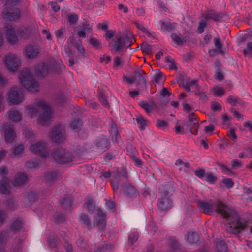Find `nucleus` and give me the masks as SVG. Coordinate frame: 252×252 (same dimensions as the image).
<instances>
[{"label":"nucleus","instance_id":"f257e3e1","mask_svg":"<svg viewBox=\"0 0 252 252\" xmlns=\"http://www.w3.org/2000/svg\"><path fill=\"white\" fill-rule=\"evenodd\" d=\"M196 204L199 210L205 214H211L215 211L230 221L233 220L235 217H237V213L235 210L228 207L219 200H211L208 202L198 200Z\"/></svg>","mask_w":252,"mask_h":252},{"label":"nucleus","instance_id":"f03ea898","mask_svg":"<svg viewBox=\"0 0 252 252\" xmlns=\"http://www.w3.org/2000/svg\"><path fill=\"white\" fill-rule=\"evenodd\" d=\"M36 106V108L32 107L28 108V112L32 116H36L38 112H42L39 117V122L43 125H48L51 118L50 108L44 101L37 102Z\"/></svg>","mask_w":252,"mask_h":252},{"label":"nucleus","instance_id":"7ed1b4c3","mask_svg":"<svg viewBox=\"0 0 252 252\" xmlns=\"http://www.w3.org/2000/svg\"><path fill=\"white\" fill-rule=\"evenodd\" d=\"M20 80L21 83L28 91L35 92L38 90L39 85L32 77L31 71L28 69L25 68L22 71Z\"/></svg>","mask_w":252,"mask_h":252},{"label":"nucleus","instance_id":"20e7f679","mask_svg":"<svg viewBox=\"0 0 252 252\" xmlns=\"http://www.w3.org/2000/svg\"><path fill=\"white\" fill-rule=\"evenodd\" d=\"M246 229L249 230L250 233H252V221L246 222L242 220L237 214L232 223L227 228V231L234 234H238L241 231Z\"/></svg>","mask_w":252,"mask_h":252},{"label":"nucleus","instance_id":"39448f33","mask_svg":"<svg viewBox=\"0 0 252 252\" xmlns=\"http://www.w3.org/2000/svg\"><path fill=\"white\" fill-rule=\"evenodd\" d=\"M21 0H6V7L3 11V17L9 21L18 19L20 17V12L18 9L13 10L9 7H14L17 5Z\"/></svg>","mask_w":252,"mask_h":252},{"label":"nucleus","instance_id":"423d86ee","mask_svg":"<svg viewBox=\"0 0 252 252\" xmlns=\"http://www.w3.org/2000/svg\"><path fill=\"white\" fill-rule=\"evenodd\" d=\"M52 155L54 159L60 164L69 163L73 161L72 155L63 148H57Z\"/></svg>","mask_w":252,"mask_h":252},{"label":"nucleus","instance_id":"0eeeda50","mask_svg":"<svg viewBox=\"0 0 252 252\" xmlns=\"http://www.w3.org/2000/svg\"><path fill=\"white\" fill-rule=\"evenodd\" d=\"M5 28L6 30V39L10 44H15L17 42L18 37L16 33L20 36L24 35L23 32L20 29L16 30L12 25H7Z\"/></svg>","mask_w":252,"mask_h":252},{"label":"nucleus","instance_id":"6e6552de","mask_svg":"<svg viewBox=\"0 0 252 252\" xmlns=\"http://www.w3.org/2000/svg\"><path fill=\"white\" fill-rule=\"evenodd\" d=\"M121 177H124L126 179L127 177V172L125 170L118 171L111 176L110 182L114 192L117 191L119 189V184L121 183Z\"/></svg>","mask_w":252,"mask_h":252},{"label":"nucleus","instance_id":"1a4fd4ad","mask_svg":"<svg viewBox=\"0 0 252 252\" xmlns=\"http://www.w3.org/2000/svg\"><path fill=\"white\" fill-rule=\"evenodd\" d=\"M7 168L5 166H2L0 168V175H1V180L0 182V189L2 192L7 194L9 193V181L6 178V175L8 173Z\"/></svg>","mask_w":252,"mask_h":252},{"label":"nucleus","instance_id":"9d476101","mask_svg":"<svg viewBox=\"0 0 252 252\" xmlns=\"http://www.w3.org/2000/svg\"><path fill=\"white\" fill-rule=\"evenodd\" d=\"M7 69L11 71L18 70L21 65L20 60L15 55H9L5 60Z\"/></svg>","mask_w":252,"mask_h":252},{"label":"nucleus","instance_id":"9b49d317","mask_svg":"<svg viewBox=\"0 0 252 252\" xmlns=\"http://www.w3.org/2000/svg\"><path fill=\"white\" fill-rule=\"evenodd\" d=\"M10 102L14 104L20 103L23 100V94L20 89L13 86L9 92Z\"/></svg>","mask_w":252,"mask_h":252},{"label":"nucleus","instance_id":"f8f14e48","mask_svg":"<svg viewBox=\"0 0 252 252\" xmlns=\"http://www.w3.org/2000/svg\"><path fill=\"white\" fill-rule=\"evenodd\" d=\"M31 150L35 154L41 155L43 157L49 156V152L47 149L46 143L38 142L31 146Z\"/></svg>","mask_w":252,"mask_h":252},{"label":"nucleus","instance_id":"ddd939ff","mask_svg":"<svg viewBox=\"0 0 252 252\" xmlns=\"http://www.w3.org/2000/svg\"><path fill=\"white\" fill-rule=\"evenodd\" d=\"M203 17L207 20H213L215 22H221L224 21L225 14L222 12H216L212 9L207 10Z\"/></svg>","mask_w":252,"mask_h":252},{"label":"nucleus","instance_id":"4468645a","mask_svg":"<svg viewBox=\"0 0 252 252\" xmlns=\"http://www.w3.org/2000/svg\"><path fill=\"white\" fill-rule=\"evenodd\" d=\"M50 137L53 141L56 142H63L65 139V134L62 126H55L51 133Z\"/></svg>","mask_w":252,"mask_h":252},{"label":"nucleus","instance_id":"2eb2a0df","mask_svg":"<svg viewBox=\"0 0 252 252\" xmlns=\"http://www.w3.org/2000/svg\"><path fill=\"white\" fill-rule=\"evenodd\" d=\"M172 203L170 196L167 194H163L158 199V207L161 211H167L171 208Z\"/></svg>","mask_w":252,"mask_h":252},{"label":"nucleus","instance_id":"dca6fc26","mask_svg":"<svg viewBox=\"0 0 252 252\" xmlns=\"http://www.w3.org/2000/svg\"><path fill=\"white\" fill-rule=\"evenodd\" d=\"M3 132L7 142L11 143L16 137L15 133L13 129V126L10 124L6 123L4 125Z\"/></svg>","mask_w":252,"mask_h":252},{"label":"nucleus","instance_id":"f3484780","mask_svg":"<svg viewBox=\"0 0 252 252\" xmlns=\"http://www.w3.org/2000/svg\"><path fill=\"white\" fill-rule=\"evenodd\" d=\"M146 73L142 69L136 70L134 72V78H135V81L137 82L140 89H144L146 87Z\"/></svg>","mask_w":252,"mask_h":252},{"label":"nucleus","instance_id":"a211bd4d","mask_svg":"<svg viewBox=\"0 0 252 252\" xmlns=\"http://www.w3.org/2000/svg\"><path fill=\"white\" fill-rule=\"evenodd\" d=\"M122 193L126 196L131 197L136 193V188L130 184H125L121 189Z\"/></svg>","mask_w":252,"mask_h":252},{"label":"nucleus","instance_id":"6ab92c4d","mask_svg":"<svg viewBox=\"0 0 252 252\" xmlns=\"http://www.w3.org/2000/svg\"><path fill=\"white\" fill-rule=\"evenodd\" d=\"M49 68L48 65L44 63H39L37 64L35 72L38 76L44 77L48 73Z\"/></svg>","mask_w":252,"mask_h":252},{"label":"nucleus","instance_id":"aec40b11","mask_svg":"<svg viewBox=\"0 0 252 252\" xmlns=\"http://www.w3.org/2000/svg\"><path fill=\"white\" fill-rule=\"evenodd\" d=\"M98 220L96 222V225L99 229L103 230L106 226V215L99 208L97 209Z\"/></svg>","mask_w":252,"mask_h":252},{"label":"nucleus","instance_id":"412c9836","mask_svg":"<svg viewBox=\"0 0 252 252\" xmlns=\"http://www.w3.org/2000/svg\"><path fill=\"white\" fill-rule=\"evenodd\" d=\"M39 49L36 46L29 45L26 49V54L28 58L34 59L39 54Z\"/></svg>","mask_w":252,"mask_h":252},{"label":"nucleus","instance_id":"4be33fe9","mask_svg":"<svg viewBox=\"0 0 252 252\" xmlns=\"http://www.w3.org/2000/svg\"><path fill=\"white\" fill-rule=\"evenodd\" d=\"M82 28L77 32V35L80 37H86V32L92 31V25H91L88 22H84L82 23Z\"/></svg>","mask_w":252,"mask_h":252},{"label":"nucleus","instance_id":"5701e85b","mask_svg":"<svg viewBox=\"0 0 252 252\" xmlns=\"http://www.w3.org/2000/svg\"><path fill=\"white\" fill-rule=\"evenodd\" d=\"M117 39L116 41H114L113 47L115 49V51L118 52L120 51L123 48H129V44H128L127 42L126 44L123 43V38H122L121 36H119L118 37H116Z\"/></svg>","mask_w":252,"mask_h":252},{"label":"nucleus","instance_id":"b1692460","mask_svg":"<svg viewBox=\"0 0 252 252\" xmlns=\"http://www.w3.org/2000/svg\"><path fill=\"white\" fill-rule=\"evenodd\" d=\"M161 25V30L164 31L171 32L174 31L176 29V24L175 23H171L170 22H165L160 21Z\"/></svg>","mask_w":252,"mask_h":252},{"label":"nucleus","instance_id":"393cba45","mask_svg":"<svg viewBox=\"0 0 252 252\" xmlns=\"http://www.w3.org/2000/svg\"><path fill=\"white\" fill-rule=\"evenodd\" d=\"M27 180V175L23 173H20L16 176L13 185L15 186H21L25 183Z\"/></svg>","mask_w":252,"mask_h":252},{"label":"nucleus","instance_id":"a878e982","mask_svg":"<svg viewBox=\"0 0 252 252\" xmlns=\"http://www.w3.org/2000/svg\"><path fill=\"white\" fill-rule=\"evenodd\" d=\"M110 146L108 140L105 137L100 138L96 142V146L100 150L105 151Z\"/></svg>","mask_w":252,"mask_h":252},{"label":"nucleus","instance_id":"bb28decb","mask_svg":"<svg viewBox=\"0 0 252 252\" xmlns=\"http://www.w3.org/2000/svg\"><path fill=\"white\" fill-rule=\"evenodd\" d=\"M80 221L87 229L91 228V221L88 216L85 213H81L80 217Z\"/></svg>","mask_w":252,"mask_h":252},{"label":"nucleus","instance_id":"cd10ccee","mask_svg":"<svg viewBox=\"0 0 252 252\" xmlns=\"http://www.w3.org/2000/svg\"><path fill=\"white\" fill-rule=\"evenodd\" d=\"M82 125L81 120L77 118H73L70 123V127L76 131H78L81 129Z\"/></svg>","mask_w":252,"mask_h":252},{"label":"nucleus","instance_id":"c85d7f7f","mask_svg":"<svg viewBox=\"0 0 252 252\" xmlns=\"http://www.w3.org/2000/svg\"><path fill=\"white\" fill-rule=\"evenodd\" d=\"M72 199L70 196L65 197L61 202L62 207L66 210H70L72 205Z\"/></svg>","mask_w":252,"mask_h":252},{"label":"nucleus","instance_id":"c756f323","mask_svg":"<svg viewBox=\"0 0 252 252\" xmlns=\"http://www.w3.org/2000/svg\"><path fill=\"white\" fill-rule=\"evenodd\" d=\"M164 194H167L174 190L175 184L173 181H170L165 183L163 186Z\"/></svg>","mask_w":252,"mask_h":252},{"label":"nucleus","instance_id":"7c9ffc66","mask_svg":"<svg viewBox=\"0 0 252 252\" xmlns=\"http://www.w3.org/2000/svg\"><path fill=\"white\" fill-rule=\"evenodd\" d=\"M39 197V195L36 191H29L27 195V199L30 203L35 202Z\"/></svg>","mask_w":252,"mask_h":252},{"label":"nucleus","instance_id":"2f4dec72","mask_svg":"<svg viewBox=\"0 0 252 252\" xmlns=\"http://www.w3.org/2000/svg\"><path fill=\"white\" fill-rule=\"evenodd\" d=\"M217 252H227V247L225 242L223 240L218 241L216 244Z\"/></svg>","mask_w":252,"mask_h":252},{"label":"nucleus","instance_id":"473e14b6","mask_svg":"<svg viewBox=\"0 0 252 252\" xmlns=\"http://www.w3.org/2000/svg\"><path fill=\"white\" fill-rule=\"evenodd\" d=\"M199 237L198 235L193 232H189L187 237V240L191 244L197 243L199 241Z\"/></svg>","mask_w":252,"mask_h":252},{"label":"nucleus","instance_id":"72a5a7b5","mask_svg":"<svg viewBox=\"0 0 252 252\" xmlns=\"http://www.w3.org/2000/svg\"><path fill=\"white\" fill-rule=\"evenodd\" d=\"M122 38H123V43L126 44L127 42H128L127 44H129V48L130 47L132 43V40L133 38V36L130 32H127L125 34H123V36H121Z\"/></svg>","mask_w":252,"mask_h":252},{"label":"nucleus","instance_id":"f704fd0d","mask_svg":"<svg viewBox=\"0 0 252 252\" xmlns=\"http://www.w3.org/2000/svg\"><path fill=\"white\" fill-rule=\"evenodd\" d=\"M58 174L56 171L47 172L45 175V179L50 182H54L57 178Z\"/></svg>","mask_w":252,"mask_h":252},{"label":"nucleus","instance_id":"c9c22d12","mask_svg":"<svg viewBox=\"0 0 252 252\" xmlns=\"http://www.w3.org/2000/svg\"><path fill=\"white\" fill-rule=\"evenodd\" d=\"M22 240L20 238H16L14 239L12 247L13 248V251L14 252H19L22 248Z\"/></svg>","mask_w":252,"mask_h":252},{"label":"nucleus","instance_id":"e433bc0d","mask_svg":"<svg viewBox=\"0 0 252 252\" xmlns=\"http://www.w3.org/2000/svg\"><path fill=\"white\" fill-rule=\"evenodd\" d=\"M9 114V118L14 121H19L21 119V116L20 113L17 110H10Z\"/></svg>","mask_w":252,"mask_h":252},{"label":"nucleus","instance_id":"4c0bfd02","mask_svg":"<svg viewBox=\"0 0 252 252\" xmlns=\"http://www.w3.org/2000/svg\"><path fill=\"white\" fill-rule=\"evenodd\" d=\"M171 37L174 42L178 45H182L184 43L186 42V40L182 38L181 34L179 36L175 33H172Z\"/></svg>","mask_w":252,"mask_h":252},{"label":"nucleus","instance_id":"58836bf2","mask_svg":"<svg viewBox=\"0 0 252 252\" xmlns=\"http://www.w3.org/2000/svg\"><path fill=\"white\" fill-rule=\"evenodd\" d=\"M85 204L89 212L92 213L95 210V203L92 198H88Z\"/></svg>","mask_w":252,"mask_h":252},{"label":"nucleus","instance_id":"ea45409f","mask_svg":"<svg viewBox=\"0 0 252 252\" xmlns=\"http://www.w3.org/2000/svg\"><path fill=\"white\" fill-rule=\"evenodd\" d=\"M112 245L110 244H103L97 247V252H110L112 249Z\"/></svg>","mask_w":252,"mask_h":252},{"label":"nucleus","instance_id":"a19ab883","mask_svg":"<svg viewBox=\"0 0 252 252\" xmlns=\"http://www.w3.org/2000/svg\"><path fill=\"white\" fill-rule=\"evenodd\" d=\"M48 242L49 246L52 248H56L57 245L59 244L57 238L54 235L49 236L48 239Z\"/></svg>","mask_w":252,"mask_h":252},{"label":"nucleus","instance_id":"79ce46f5","mask_svg":"<svg viewBox=\"0 0 252 252\" xmlns=\"http://www.w3.org/2000/svg\"><path fill=\"white\" fill-rule=\"evenodd\" d=\"M142 52L147 55H151L152 54V46L148 44L147 43H143L140 46Z\"/></svg>","mask_w":252,"mask_h":252},{"label":"nucleus","instance_id":"37998d69","mask_svg":"<svg viewBox=\"0 0 252 252\" xmlns=\"http://www.w3.org/2000/svg\"><path fill=\"white\" fill-rule=\"evenodd\" d=\"M23 222L19 220H15L11 225L12 229L15 231H19L23 228Z\"/></svg>","mask_w":252,"mask_h":252},{"label":"nucleus","instance_id":"c03bdc74","mask_svg":"<svg viewBox=\"0 0 252 252\" xmlns=\"http://www.w3.org/2000/svg\"><path fill=\"white\" fill-rule=\"evenodd\" d=\"M130 157L132 161L134 162L135 165L138 167H141L142 166V161L136 156V152L132 153L130 155Z\"/></svg>","mask_w":252,"mask_h":252},{"label":"nucleus","instance_id":"a18cd8bd","mask_svg":"<svg viewBox=\"0 0 252 252\" xmlns=\"http://www.w3.org/2000/svg\"><path fill=\"white\" fill-rule=\"evenodd\" d=\"M216 164L220 167L222 172L228 175L233 174V172L229 168H228L225 165H224L222 163L217 162Z\"/></svg>","mask_w":252,"mask_h":252},{"label":"nucleus","instance_id":"49530a36","mask_svg":"<svg viewBox=\"0 0 252 252\" xmlns=\"http://www.w3.org/2000/svg\"><path fill=\"white\" fill-rule=\"evenodd\" d=\"M140 106L148 113H150L152 111V106L146 101H141L140 102Z\"/></svg>","mask_w":252,"mask_h":252},{"label":"nucleus","instance_id":"de8ad7c7","mask_svg":"<svg viewBox=\"0 0 252 252\" xmlns=\"http://www.w3.org/2000/svg\"><path fill=\"white\" fill-rule=\"evenodd\" d=\"M205 178L206 181L211 183H214L217 180V178L214 176L212 173H206Z\"/></svg>","mask_w":252,"mask_h":252},{"label":"nucleus","instance_id":"09e8293b","mask_svg":"<svg viewBox=\"0 0 252 252\" xmlns=\"http://www.w3.org/2000/svg\"><path fill=\"white\" fill-rule=\"evenodd\" d=\"M136 120L140 130H144L146 126V120L143 117H138L136 119Z\"/></svg>","mask_w":252,"mask_h":252},{"label":"nucleus","instance_id":"8fccbe9b","mask_svg":"<svg viewBox=\"0 0 252 252\" xmlns=\"http://www.w3.org/2000/svg\"><path fill=\"white\" fill-rule=\"evenodd\" d=\"M90 43L94 48L96 49H100V43L97 39L94 37L90 38Z\"/></svg>","mask_w":252,"mask_h":252},{"label":"nucleus","instance_id":"3c124183","mask_svg":"<svg viewBox=\"0 0 252 252\" xmlns=\"http://www.w3.org/2000/svg\"><path fill=\"white\" fill-rule=\"evenodd\" d=\"M227 102L228 103L232 104L233 106H236L237 103H241L242 101L240 100V99L237 97H233L231 95L229 96L227 99Z\"/></svg>","mask_w":252,"mask_h":252},{"label":"nucleus","instance_id":"603ef678","mask_svg":"<svg viewBox=\"0 0 252 252\" xmlns=\"http://www.w3.org/2000/svg\"><path fill=\"white\" fill-rule=\"evenodd\" d=\"M214 42L215 47L218 50V52L222 53L223 52L221 51L222 45L220 42V39L219 37H216L214 39Z\"/></svg>","mask_w":252,"mask_h":252},{"label":"nucleus","instance_id":"864d4df0","mask_svg":"<svg viewBox=\"0 0 252 252\" xmlns=\"http://www.w3.org/2000/svg\"><path fill=\"white\" fill-rule=\"evenodd\" d=\"M79 17L77 14L74 13L68 16V19L70 25L75 24L78 20Z\"/></svg>","mask_w":252,"mask_h":252},{"label":"nucleus","instance_id":"5fc2aeb1","mask_svg":"<svg viewBox=\"0 0 252 252\" xmlns=\"http://www.w3.org/2000/svg\"><path fill=\"white\" fill-rule=\"evenodd\" d=\"M243 52L245 56L252 54V42H248L247 43V48L243 50Z\"/></svg>","mask_w":252,"mask_h":252},{"label":"nucleus","instance_id":"6e6d98bb","mask_svg":"<svg viewBox=\"0 0 252 252\" xmlns=\"http://www.w3.org/2000/svg\"><path fill=\"white\" fill-rule=\"evenodd\" d=\"M157 126L158 128L164 129L168 126V123L164 120L158 119L157 121Z\"/></svg>","mask_w":252,"mask_h":252},{"label":"nucleus","instance_id":"4d7b16f0","mask_svg":"<svg viewBox=\"0 0 252 252\" xmlns=\"http://www.w3.org/2000/svg\"><path fill=\"white\" fill-rule=\"evenodd\" d=\"M195 116V113L194 112H192L190 114H189L188 116V121L187 122L186 125H189L190 123L193 122L194 124H196L197 123V118L194 117Z\"/></svg>","mask_w":252,"mask_h":252},{"label":"nucleus","instance_id":"13d9d810","mask_svg":"<svg viewBox=\"0 0 252 252\" xmlns=\"http://www.w3.org/2000/svg\"><path fill=\"white\" fill-rule=\"evenodd\" d=\"M54 218L56 220L55 222L56 223H60L64 222L65 220V217L63 214H57L55 215Z\"/></svg>","mask_w":252,"mask_h":252},{"label":"nucleus","instance_id":"bf43d9fd","mask_svg":"<svg viewBox=\"0 0 252 252\" xmlns=\"http://www.w3.org/2000/svg\"><path fill=\"white\" fill-rule=\"evenodd\" d=\"M207 23L204 20H201L198 29L197 30V33H201L204 31V28L206 26Z\"/></svg>","mask_w":252,"mask_h":252},{"label":"nucleus","instance_id":"052dcab7","mask_svg":"<svg viewBox=\"0 0 252 252\" xmlns=\"http://www.w3.org/2000/svg\"><path fill=\"white\" fill-rule=\"evenodd\" d=\"M231 165L233 169H237L242 165V162L238 159H233L231 162Z\"/></svg>","mask_w":252,"mask_h":252},{"label":"nucleus","instance_id":"680f3d73","mask_svg":"<svg viewBox=\"0 0 252 252\" xmlns=\"http://www.w3.org/2000/svg\"><path fill=\"white\" fill-rule=\"evenodd\" d=\"M138 238V233L136 232L133 233L129 236L128 241L131 245H133L137 240Z\"/></svg>","mask_w":252,"mask_h":252},{"label":"nucleus","instance_id":"e2e57ef3","mask_svg":"<svg viewBox=\"0 0 252 252\" xmlns=\"http://www.w3.org/2000/svg\"><path fill=\"white\" fill-rule=\"evenodd\" d=\"M215 96L220 97L225 94V91L223 88L220 87L213 91Z\"/></svg>","mask_w":252,"mask_h":252},{"label":"nucleus","instance_id":"0e129e2a","mask_svg":"<svg viewBox=\"0 0 252 252\" xmlns=\"http://www.w3.org/2000/svg\"><path fill=\"white\" fill-rule=\"evenodd\" d=\"M222 183L227 188H231L234 186V182L231 178H225L222 180Z\"/></svg>","mask_w":252,"mask_h":252},{"label":"nucleus","instance_id":"69168bd1","mask_svg":"<svg viewBox=\"0 0 252 252\" xmlns=\"http://www.w3.org/2000/svg\"><path fill=\"white\" fill-rule=\"evenodd\" d=\"M211 108L213 111H220L221 110V106L219 103L215 102L211 104Z\"/></svg>","mask_w":252,"mask_h":252},{"label":"nucleus","instance_id":"338daca9","mask_svg":"<svg viewBox=\"0 0 252 252\" xmlns=\"http://www.w3.org/2000/svg\"><path fill=\"white\" fill-rule=\"evenodd\" d=\"M157 227L156 224L153 222L149 223L148 230L150 233L153 234L157 230Z\"/></svg>","mask_w":252,"mask_h":252},{"label":"nucleus","instance_id":"774afa93","mask_svg":"<svg viewBox=\"0 0 252 252\" xmlns=\"http://www.w3.org/2000/svg\"><path fill=\"white\" fill-rule=\"evenodd\" d=\"M227 135L234 141H235L237 139V136L234 128H230L228 132Z\"/></svg>","mask_w":252,"mask_h":252}]
</instances>
